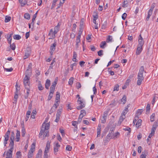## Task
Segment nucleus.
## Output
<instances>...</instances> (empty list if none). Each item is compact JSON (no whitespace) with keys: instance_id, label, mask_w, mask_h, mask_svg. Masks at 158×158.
I'll return each instance as SVG.
<instances>
[{"instance_id":"f257e3e1","label":"nucleus","mask_w":158,"mask_h":158,"mask_svg":"<svg viewBox=\"0 0 158 158\" xmlns=\"http://www.w3.org/2000/svg\"><path fill=\"white\" fill-rule=\"evenodd\" d=\"M49 127L50 123H49L46 124L44 123L42 125L39 135V137L42 139H44L46 137L48 136L49 135L48 129Z\"/></svg>"},{"instance_id":"f03ea898","label":"nucleus","mask_w":158,"mask_h":158,"mask_svg":"<svg viewBox=\"0 0 158 158\" xmlns=\"http://www.w3.org/2000/svg\"><path fill=\"white\" fill-rule=\"evenodd\" d=\"M144 71V67L143 66H141L139 71L138 74V81L137 82V85H140L142 83V81L144 79V77L143 76V73Z\"/></svg>"},{"instance_id":"7ed1b4c3","label":"nucleus","mask_w":158,"mask_h":158,"mask_svg":"<svg viewBox=\"0 0 158 158\" xmlns=\"http://www.w3.org/2000/svg\"><path fill=\"white\" fill-rule=\"evenodd\" d=\"M31 47H27L25 52V55L23 57L24 59L25 60L28 58L30 55L31 52Z\"/></svg>"},{"instance_id":"20e7f679","label":"nucleus","mask_w":158,"mask_h":158,"mask_svg":"<svg viewBox=\"0 0 158 158\" xmlns=\"http://www.w3.org/2000/svg\"><path fill=\"white\" fill-rule=\"evenodd\" d=\"M14 145L9 146L10 147V148L8 150L6 153V158H10L12 157V151L14 149Z\"/></svg>"},{"instance_id":"39448f33","label":"nucleus","mask_w":158,"mask_h":158,"mask_svg":"<svg viewBox=\"0 0 158 158\" xmlns=\"http://www.w3.org/2000/svg\"><path fill=\"white\" fill-rule=\"evenodd\" d=\"M15 134L13 131L11 132V134L10 135V140H9L10 143L9 146L14 145V140L15 139Z\"/></svg>"},{"instance_id":"423d86ee","label":"nucleus","mask_w":158,"mask_h":158,"mask_svg":"<svg viewBox=\"0 0 158 158\" xmlns=\"http://www.w3.org/2000/svg\"><path fill=\"white\" fill-rule=\"evenodd\" d=\"M85 21L84 19H81L80 22V35L81 34L82 31H83L84 28V22Z\"/></svg>"},{"instance_id":"0eeeda50","label":"nucleus","mask_w":158,"mask_h":158,"mask_svg":"<svg viewBox=\"0 0 158 158\" xmlns=\"http://www.w3.org/2000/svg\"><path fill=\"white\" fill-rule=\"evenodd\" d=\"M30 79L29 77H27V76H25V77L23 79V83L25 88H26V86H29L30 83Z\"/></svg>"},{"instance_id":"6e6552de","label":"nucleus","mask_w":158,"mask_h":158,"mask_svg":"<svg viewBox=\"0 0 158 158\" xmlns=\"http://www.w3.org/2000/svg\"><path fill=\"white\" fill-rule=\"evenodd\" d=\"M56 42H55L51 45L50 48V53L51 55H52L53 52L56 49Z\"/></svg>"},{"instance_id":"1a4fd4ad","label":"nucleus","mask_w":158,"mask_h":158,"mask_svg":"<svg viewBox=\"0 0 158 158\" xmlns=\"http://www.w3.org/2000/svg\"><path fill=\"white\" fill-rule=\"evenodd\" d=\"M126 114V112H125V111L123 112L121 116H120L119 121L118 123L121 124V123L123 122V120L125 118L126 116L125 115Z\"/></svg>"},{"instance_id":"9d476101","label":"nucleus","mask_w":158,"mask_h":158,"mask_svg":"<svg viewBox=\"0 0 158 158\" xmlns=\"http://www.w3.org/2000/svg\"><path fill=\"white\" fill-rule=\"evenodd\" d=\"M86 105L85 100L83 99L80 100V110L84 108Z\"/></svg>"},{"instance_id":"9b49d317","label":"nucleus","mask_w":158,"mask_h":158,"mask_svg":"<svg viewBox=\"0 0 158 158\" xmlns=\"http://www.w3.org/2000/svg\"><path fill=\"white\" fill-rule=\"evenodd\" d=\"M57 79H55L54 81V82H53V83H52V85L50 88V90L54 91V90L55 88V87H56V85L57 84Z\"/></svg>"},{"instance_id":"f8f14e48","label":"nucleus","mask_w":158,"mask_h":158,"mask_svg":"<svg viewBox=\"0 0 158 158\" xmlns=\"http://www.w3.org/2000/svg\"><path fill=\"white\" fill-rule=\"evenodd\" d=\"M158 126L157 123H155L152 125V128L151 130V133L154 134Z\"/></svg>"},{"instance_id":"ddd939ff","label":"nucleus","mask_w":158,"mask_h":158,"mask_svg":"<svg viewBox=\"0 0 158 158\" xmlns=\"http://www.w3.org/2000/svg\"><path fill=\"white\" fill-rule=\"evenodd\" d=\"M30 87V86L27 85L26 86L25 89L26 90V95L24 96V98L25 99H27L28 97L30 91L29 89Z\"/></svg>"},{"instance_id":"4468645a","label":"nucleus","mask_w":158,"mask_h":158,"mask_svg":"<svg viewBox=\"0 0 158 158\" xmlns=\"http://www.w3.org/2000/svg\"><path fill=\"white\" fill-rule=\"evenodd\" d=\"M86 111L84 110H82L80 111V119L81 120L83 117L86 115Z\"/></svg>"},{"instance_id":"2eb2a0df","label":"nucleus","mask_w":158,"mask_h":158,"mask_svg":"<svg viewBox=\"0 0 158 158\" xmlns=\"http://www.w3.org/2000/svg\"><path fill=\"white\" fill-rule=\"evenodd\" d=\"M142 50V47L139 46H138L137 48L136 54L137 55H139Z\"/></svg>"},{"instance_id":"dca6fc26","label":"nucleus","mask_w":158,"mask_h":158,"mask_svg":"<svg viewBox=\"0 0 158 158\" xmlns=\"http://www.w3.org/2000/svg\"><path fill=\"white\" fill-rule=\"evenodd\" d=\"M20 132L18 130H17V133H16V141L17 142H19V141L20 139Z\"/></svg>"},{"instance_id":"f3484780","label":"nucleus","mask_w":158,"mask_h":158,"mask_svg":"<svg viewBox=\"0 0 158 158\" xmlns=\"http://www.w3.org/2000/svg\"><path fill=\"white\" fill-rule=\"evenodd\" d=\"M50 85V81L49 79H47L45 84V87L46 89H49V87Z\"/></svg>"},{"instance_id":"a211bd4d","label":"nucleus","mask_w":158,"mask_h":158,"mask_svg":"<svg viewBox=\"0 0 158 158\" xmlns=\"http://www.w3.org/2000/svg\"><path fill=\"white\" fill-rule=\"evenodd\" d=\"M144 44V41L143 39H139L138 40V46H143Z\"/></svg>"},{"instance_id":"6ab92c4d","label":"nucleus","mask_w":158,"mask_h":158,"mask_svg":"<svg viewBox=\"0 0 158 158\" xmlns=\"http://www.w3.org/2000/svg\"><path fill=\"white\" fill-rule=\"evenodd\" d=\"M148 154V152L146 151L143 152L142 154L140 156V158H146V156Z\"/></svg>"},{"instance_id":"aec40b11","label":"nucleus","mask_w":158,"mask_h":158,"mask_svg":"<svg viewBox=\"0 0 158 158\" xmlns=\"http://www.w3.org/2000/svg\"><path fill=\"white\" fill-rule=\"evenodd\" d=\"M60 29V24L59 23H58L57 25L54 28V31L55 32V33H57L58 31Z\"/></svg>"},{"instance_id":"412c9836","label":"nucleus","mask_w":158,"mask_h":158,"mask_svg":"<svg viewBox=\"0 0 158 158\" xmlns=\"http://www.w3.org/2000/svg\"><path fill=\"white\" fill-rule=\"evenodd\" d=\"M37 113L36 109H34L33 110L31 115V117L32 118H35V115Z\"/></svg>"},{"instance_id":"4be33fe9","label":"nucleus","mask_w":158,"mask_h":158,"mask_svg":"<svg viewBox=\"0 0 158 158\" xmlns=\"http://www.w3.org/2000/svg\"><path fill=\"white\" fill-rule=\"evenodd\" d=\"M62 111V108H60L57 111V113L56 114V117H60V114L61 113V112Z\"/></svg>"},{"instance_id":"5701e85b","label":"nucleus","mask_w":158,"mask_h":158,"mask_svg":"<svg viewBox=\"0 0 158 158\" xmlns=\"http://www.w3.org/2000/svg\"><path fill=\"white\" fill-rule=\"evenodd\" d=\"M60 94L59 92H56V101H58L60 102Z\"/></svg>"},{"instance_id":"b1692460","label":"nucleus","mask_w":158,"mask_h":158,"mask_svg":"<svg viewBox=\"0 0 158 158\" xmlns=\"http://www.w3.org/2000/svg\"><path fill=\"white\" fill-rule=\"evenodd\" d=\"M27 71V70L25 72V76H27V77H29L30 78V77L31 74V71Z\"/></svg>"},{"instance_id":"393cba45","label":"nucleus","mask_w":158,"mask_h":158,"mask_svg":"<svg viewBox=\"0 0 158 158\" xmlns=\"http://www.w3.org/2000/svg\"><path fill=\"white\" fill-rule=\"evenodd\" d=\"M77 56V54L76 52H73V58L72 59L73 61L76 62L77 61V59L76 58Z\"/></svg>"},{"instance_id":"a878e982","label":"nucleus","mask_w":158,"mask_h":158,"mask_svg":"<svg viewBox=\"0 0 158 158\" xmlns=\"http://www.w3.org/2000/svg\"><path fill=\"white\" fill-rule=\"evenodd\" d=\"M128 5V2L127 0H124L122 6L123 8L126 7Z\"/></svg>"},{"instance_id":"bb28decb","label":"nucleus","mask_w":158,"mask_h":158,"mask_svg":"<svg viewBox=\"0 0 158 158\" xmlns=\"http://www.w3.org/2000/svg\"><path fill=\"white\" fill-rule=\"evenodd\" d=\"M50 90V92L49 95L48 96V100H50L52 98L53 95V93L54 92V91H52L51 90Z\"/></svg>"},{"instance_id":"cd10ccee","label":"nucleus","mask_w":158,"mask_h":158,"mask_svg":"<svg viewBox=\"0 0 158 158\" xmlns=\"http://www.w3.org/2000/svg\"><path fill=\"white\" fill-rule=\"evenodd\" d=\"M42 151L40 150H39L35 158H41Z\"/></svg>"},{"instance_id":"c85d7f7f","label":"nucleus","mask_w":158,"mask_h":158,"mask_svg":"<svg viewBox=\"0 0 158 158\" xmlns=\"http://www.w3.org/2000/svg\"><path fill=\"white\" fill-rule=\"evenodd\" d=\"M121 101L123 102V104L125 103L127 101V98L125 95H124L121 100Z\"/></svg>"},{"instance_id":"c756f323","label":"nucleus","mask_w":158,"mask_h":158,"mask_svg":"<svg viewBox=\"0 0 158 158\" xmlns=\"http://www.w3.org/2000/svg\"><path fill=\"white\" fill-rule=\"evenodd\" d=\"M142 123V120L140 119H139L136 122V127H139V126L141 125Z\"/></svg>"},{"instance_id":"7c9ffc66","label":"nucleus","mask_w":158,"mask_h":158,"mask_svg":"<svg viewBox=\"0 0 158 158\" xmlns=\"http://www.w3.org/2000/svg\"><path fill=\"white\" fill-rule=\"evenodd\" d=\"M13 38L15 40H19L21 38V37L19 35H15L13 36Z\"/></svg>"},{"instance_id":"2f4dec72","label":"nucleus","mask_w":158,"mask_h":158,"mask_svg":"<svg viewBox=\"0 0 158 158\" xmlns=\"http://www.w3.org/2000/svg\"><path fill=\"white\" fill-rule=\"evenodd\" d=\"M16 158H21V152L18 151L16 153Z\"/></svg>"},{"instance_id":"473e14b6","label":"nucleus","mask_w":158,"mask_h":158,"mask_svg":"<svg viewBox=\"0 0 158 158\" xmlns=\"http://www.w3.org/2000/svg\"><path fill=\"white\" fill-rule=\"evenodd\" d=\"M38 88L40 90H41L43 89L44 87L42 86L41 84L40 81H39V84L38 85Z\"/></svg>"},{"instance_id":"72a5a7b5","label":"nucleus","mask_w":158,"mask_h":158,"mask_svg":"<svg viewBox=\"0 0 158 158\" xmlns=\"http://www.w3.org/2000/svg\"><path fill=\"white\" fill-rule=\"evenodd\" d=\"M21 132H22V136L23 137H24L25 135L26 132L25 131V129L24 127L23 126L22 127V129Z\"/></svg>"},{"instance_id":"f704fd0d","label":"nucleus","mask_w":158,"mask_h":158,"mask_svg":"<svg viewBox=\"0 0 158 158\" xmlns=\"http://www.w3.org/2000/svg\"><path fill=\"white\" fill-rule=\"evenodd\" d=\"M24 17L25 18L27 19H30V15L27 13H26L24 14Z\"/></svg>"},{"instance_id":"c9c22d12","label":"nucleus","mask_w":158,"mask_h":158,"mask_svg":"<svg viewBox=\"0 0 158 158\" xmlns=\"http://www.w3.org/2000/svg\"><path fill=\"white\" fill-rule=\"evenodd\" d=\"M130 105L131 104H128L125 107V109L123 112L125 111V112H126L127 114V113L128 111V108L130 106Z\"/></svg>"},{"instance_id":"e433bc0d","label":"nucleus","mask_w":158,"mask_h":158,"mask_svg":"<svg viewBox=\"0 0 158 158\" xmlns=\"http://www.w3.org/2000/svg\"><path fill=\"white\" fill-rule=\"evenodd\" d=\"M78 40H79V35H78L77 36V39L76 44V48H78V43L79 42V41H78Z\"/></svg>"},{"instance_id":"4c0bfd02","label":"nucleus","mask_w":158,"mask_h":158,"mask_svg":"<svg viewBox=\"0 0 158 158\" xmlns=\"http://www.w3.org/2000/svg\"><path fill=\"white\" fill-rule=\"evenodd\" d=\"M59 102V101H55V104H54L52 107H53L54 108L56 109L57 107V106L59 105V104H58V102Z\"/></svg>"},{"instance_id":"58836bf2","label":"nucleus","mask_w":158,"mask_h":158,"mask_svg":"<svg viewBox=\"0 0 158 158\" xmlns=\"http://www.w3.org/2000/svg\"><path fill=\"white\" fill-rule=\"evenodd\" d=\"M11 18L10 16H6L5 21V22H8L10 21Z\"/></svg>"},{"instance_id":"ea45409f","label":"nucleus","mask_w":158,"mask_h":158,"mask_svg":"<svg viewBox=\"0 0 158 158\" xmlns=\"http://www.w3.org/2000/svg\"><path fill=\"white\" fill-rule=\"evenodd\" d=\"M106 43L105 41H102L100 44V47L102 48H104V46L106 45Z\"/></svg>"},{"instance_id":"a19ab883","label":"nucleus","mask_w":158,"mask_h":158,"mask_svg":"<svg viewBox=\"0 0 158 158\" xmlns=\"http://www.w3.org/2000/svg\"><path fill=\"white\" fill-rule=\"evenodd\" d=\"M54 31L51 33V36L49 38V39H53L55 37V34Z\"/></svg>"},{"instance_id":"79ce46f5","label":"nucleus","mask_w":158,"mask_h":158,"mask_svg":"<svg viewBox=\"0 0 158 158\" xmlns=\"http://www.w3.org/2000/svg\"><path fill=\"white\" fill-rule=\"evenodd\" d=\"M10 133V131L8 130L7 131L5 135H4V137L9 138Z\"/></svg>"},{"instance_id":"37998d69","label":"nucleus","mask_w":158,"mask_h":158,"mask_svg":"<svg viewBox=\"0 0 158 158\" xmlns=\"http://www.w3.org/2000/svg\"><path fill=\"white\" fill-rule=\"evenodd\" d=\"M59 147H57L55 146L54 147V154L55 155H56L57 154V152L58 151V149L59 148Z\"/></svg>"},{"instance_id":"c03bdc74","label":"nucleus","mask_w":158,"mask_h":158,"mask_svg":"<svg viewBox=\"0 0 158 158\" xmlns=\"http://www.w3.org/2000/svg\"><path fill=\"white\" fill-rule=\"evenodd\" d=\"M155 114L153 113L150 117V120L151 122H153L154 121Z\"/></svg>"},{"instance_id":"a18cd8bd","label":"nucleus","mask_w":158,"mask_h":158,"mask_svg":"<svg viewBox=\"0 0 158 158\" xmlns=\"http://www.w3.org/2000/svg\"><path fill=\"white\" fill-rule=\"evenodd\" d=\"M32 64L31 63H30L29 64L28 67H27V71H31L32 69Z\"/></svg>"},{"instance_id":"49530a36","label":"nucleus","mask_w":158,"mask_h":158,"mask_svg":"<svg viewBox=\"0 0 158 158\" xmlns=\"http://www.w3.org/2000/svg\"><path fill=\"white\" fill-rule=\"evenodd\" d=\"M143 111V109H139L137 111V113L138 115H140Z\"/></svg>"},{"instance_id":"de8ad7c7","label":"nucleus","mask_w":158,"mask_h":158,"mask_svg":"<svg viewBox=\"0 0 158 158\" xmlns=\"http://www.w3.org/2000/svg\"><path fill=\"white\" fill-rule=\"evenodd\" d=\"M112 131V132L110 133H109L106 136V138H107V139H110L111 138L112 135L113 134Z\"/></svg>"},{"instance_id":"09e8293b","label":"nucleus","mask_w":158,"mask_h":158,"mask_svg":"<svg viewBox=\"0 0 158 158\" xmlns=\"http://www.w3.org/2000/svg\"><path fill=\"white\" fill-rule=\"evenodd\" d=\"M112 39V37L111 35H108L106 41L107 42H108L110 41H111V40Z\"/></svg>"},{"instance_id":"8fccbe9b","label":"nucleus","mask_w":158,"mask_h":158,"mask_svg":"<svg viewBox=\"0 0 158 158\" xmlns=\"http://www.w3.org/2000/svg\"><path fill=\"white\" fill-rule=\"evenodd\" d=\"M119 85L118 84H116L115 85L114 88V91H118L119 90Z\"/></svg>"},{"instance_id":"3c124183","label":"nucleus","mask_w":158,"mask_h":158,"mask_svg":"<svg viewBox=\"0 0 158 158\" xmlns=\"http://www.w3.org/2000/svg\"><path fill=\"white\" fill-rule=\"evenodd\" d=\"M10 47L12 50H15V45L14 43H13L12 44H10Z\"/></svg>"},{"instance_id":"603ef678","label":"nucleus","mask_w":158,"mask_h":158,"mask_svg":"<svg viewBox=\"0 0 158 158\" xmlns=\"http://www.w3.org/2000/svg\"><path fill=\"white\" fill-rule=\"evenodd\" d=\"M56 110V109L52 107L49 111V114H51L52 113L55 111Z\"/></svg>"},{"instance_id":"864d4df0","label":"nucleus","mask_w":158,"mask_h":158,"mask_svg":"<svg viewBox=\"0 0 158 158\" xmlns=\"http://www.w3.org/2000/svg\"><path fill=\"white\" fill-rule=\"evenodd\" d=\"M103 51L102 50H100L98 52V55L100 56H102L103 55Z\"/></svg>"},{"instance_id":"5fc2aeb1","label":"nucleus","mask_w":158,"mask_h":158,"mask_svg":"<svg viewBox=\"0 0 158 158\" xmlns=\"http://www.w3.org/2000/svg\"><path fill=\"white\" fill-rule=\"evenodd\" d=\"M106 118L102 116V118L101 119V123H105L106 122Z\"/></svg>"},{"instance_id":"6e6d98bb","label":"nucleus","mask_w":158,"mask_h":158,"mask_svg":"<svg viewBox=\"0 0 158 158\" xmlns=\"http://www.w3.org/2000/svg\"><path fill=\"white\" fill-rule=\"evenodd\" d=\"M73 78H71L69 79V85H71L73 84Z\"/></svg>"},{"instance_id":"4d7b16f0","label":"nucleus","mask_w":158,"mask_h":158,"mask_svg":"<svg viewBox=\"0 0 158 158\" xmlns=\"http://www.w3.org/2000/svg\"><path fill=\"white\" fill-rule=\"evenodd\" d=\"M94 15H93L94 17V19H97L98 17V15L96 13L94 12Z\"/></svg>"},{"instance_id":"13d9d810","label":"nucleus","mask_w":158,"mask_h":158,"mask_svg":"<svg viewBox=\"0 0 158 158\" xmlns=\"http://www.w3.org/2000/svg\"><path fill=\"white\" fill-rule=\"evenodd\" d=\"M19 3L21 4V6H23L27 4V2L26 0H24L23 1L22 0V2H20Z\"/></svg>"},{"instance_id":"bf43d9fd","label":"nucleus","mask_w":158,"mask_h":158,"mask_svg":"<svg viewBox=\"0 0 158 158\" xmlns=\"http://www.w3.org/2000/svg\"><path fill=\"white\" fill-rule=\"evenodd\" d=\"M55 58H54L52 60V63L50 64V66H49V69H52V65L53 63L55 62Z\"/></svg>"},{"instance_id":"052dcab7","label":"nucleus","mask_w":158,"mask_h":158,"mask_svg":"<svg viewBox=\"0 0 158 158\" xmlns=\"http://www.w3.org/2000/svg\"><path fill=\"white\" fill-rule=\"evenodd\" d=\"M78 123L77 122L75 121H73L72 122V125L74 126L75 127H77V125Z\"/></svg>"},{"instance_id":"680f3d73","label":"nucleus","mask_w":158,"mask_h":158,"mask_svg":"<svg viewBox=\"0 0 158 158\" xmlns=\"http://www.w3.org/2000/svg\"><path fill=\"white\" fill-rule=\"evenodd\" d=\"M72 148V147L71 146L69 145H67L66 147V150L68 151H71Z\"/></svg>"},{"instance_id":"e2e57ef3","label":"nucleus","mask_w":158,"mask_h":158,"mask_svg":"<svg viewBox=\"0 0 158 158\" xmlns=\"http://www.w3.org/2000/svg\"><path fill=\"white\" fill-rule=\"evenodd\" d=\"M158 98V97H156V96H154L153 97V98L152 99V105H154L155 103L156 100Z\"/></svg>"},{"instance_id":"0e129e2a","label":"nucleus","mask_w":158,"mask_h":158,"mask_svg":"<svg viewBox=\"0 0 158 158\" xmlns=\"http://www.w3.org/2000/svg\"><path fill=\"white\" fill-rule=\"evenodd\" d=\"M50 147V142L49 141H48L46 144V147L45 148L49 149Z\"/></svg>"},{"instance_id":"69168bd1","label":"nucleus","mask_w":158,"mask_h":158,"mask_svg":"<svg viewBox=\"0 0 158 158\" xmlns=\"http://www.w3.org/2000/svg\"><path fill=\"white\" fill-rule=\"evenodd\" d=\"M127 16V14L126 13H124L122 15V17L123 20H125Z\"/></svg>"},{"instance_id":"338daca9","label":"nucleus","mask_w":158,"mask_h":158,"mask_svg":"<svg viewBox=\"0 0 158 158\" xmlns=\"http://www.w3.org/2000/svg\"><path fill=\"white\" fill-rule=\"evenodd\" d=\"M108 114V111H105L103 113V117H104L106 118H107V116Z\"/></svg>"},{"instance_id":"774afa93","label":"nucleus","mask_w":158,"mask_h":158,"mask_svg":"<svg viewBox=\"0 0 158 158\" xmlns=\"http://www.w3.org/2000/svg\"><path fill=\"white\" fill-rule=\"evenodd\" d=\"M146 111H149L150 110V106L149 104H148L146 107Z\"/></svg>"}]
</instances>
